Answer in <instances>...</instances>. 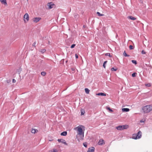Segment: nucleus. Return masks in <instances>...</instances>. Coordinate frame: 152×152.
<instances>
[{
    "label": "nucleus",
    "mask_w": 152,
    "mask_h": 152,
    "mask_svg": "<svg viewBox=\"0 0 152 152\" xmlns=\"http://www.w3.org/2000/svg\"><path fill=\"white\" fill-rule=\"evenodd\" d=\"M123 112H128L129 111V109L128 108H123L122 109Z\"/></svg>",
    "instance_id": "9b49d317"
},
{
    "label": "nucleus",
    "mask_w": 152,
    "mask_h": 152,
    "mask_svg": "<svg viewBox=\"0 0 152 152\" xmlns=\"http://www.w3.org/2000/svg\"><path fill=\"white\" fill-rule=\"evenodd\" d=\"M57 151V150L55 149H53V152H56Z\"/></svg>",
    "instance_id": "ea45409f"
},
{
    "label": "nucleus",
    "mask_w": 152,
    "mask_h": 152,
    "mask_svg": "<svg viewBox=\"0 0 152 152\" xmlns=\"http://www.w3.org/2000/svg\"><path fill=\"white\" fill-rule=\"evenodd\" d=\"M46 74V73L45 72H41V75L43 76H45Z\"/></svg>",
    "instance_id": "b1692460"
},
{
    "label": "nucleus",
    "mask_w": 152,
    "mask_h": 152,
    "mask_svg": "<svg viewBox=\"0 0 152 152\" xmlns=\"http://www.w3.org/2000/svg\"><path fill=\"white\" fill-rule=\"evenodd\" d=\"M68 62V60H66V63H67Z\"/></svg>",
    "instance_id": "a18cd8bd"
},
{
    "label": "nucleus",
    "mask_w": 152,
    "mask_h": 152,
    "mask_svg": "<svg viewBox=\"0 0 152 152\" xmlns=\"http://www.w3.org/2000/svg\"><path fill=\"white\" fill-rule=\"evenodd\" d=\"M123 55L125 57H129V55L126 54L125 51H124L123 53Z\"/></svg>",
    "instance_id": "412c9836"
},
{
    "label": "nucleus",
    "mask_w": 152,
    "mask_h": 152,
    "mask_svg": "<svg viewBox=\"0 0 152 152\" xmlns=\"http://www.w3.org/2000/svg\"><path fill=\"white\" fill-rule=\"evenodd\" d=\"M129 127V126L128 125H123V129H126Z\"/></svg>",
    "instance_id": "aec40b11"
},
{
    "label": "nucleus",
    "mask_w": 152,
    "mask_h": 152,
    "mask_svg": "<svg viewBox=\"0 0 152 152\" xmlns=\"http://www.w3.org/2000/svg\"><path fill=\"white\" fill-rule=\"evenodd\" d=\"M140 122H144L143 121V120H141V121H140Z\"/></svg>",
    "instance_id": "37998d69"
},
{
    "label": "nucleus",
    "mask_w": 152,
    "mask_h": 152,
    "mask_svg": "<svg viewBox=\"0 0 152 152\" xmlns=\"http://www.w3.org/2000/svg\"><path fill=\"white\" fill-rule=\"evenodd\" d=\"M24 20V22L26 23L28 22L29 20V16L27 13L25 14L23 16Z\"/></svg>",
    "instance_id": "7ed1b4c3"
},
{
    "label": "nucleus",
    "mask_w": 152,
    "mask_h": 152,
    "mask_svg": "<svg viewBox=\"0 0 152 152\" xmlns=\"http://www.w3.org/2000/svg\"><path fill=\"white\" fill-rule=\"evenodd\" d=\"M96 95L97 96H105L106 94L104 93H100L98 94H96Z\"/></svg>",
    "instance_id": "ddd939ff"
},
{
    "label": "nucleus",
    "mask_w": 152,
    "mask_h": 152,
    "mask_svg": "<svg viewBox=\"0 0 152 152\" xmlns=\"http://www.w3.org/2000/svg\"><path fill=\"white\" fill-rule=\"evenodd\" d=\"M128 18L130 19L131 20H134L136 19V18L133 17V16H129L127 17Z\"/></svg>",
    "instance_id": "f8f14e48"
},
{
    "label": "nucleus",
    "mask_w": 152,
    "mask_h": 152,
    "mask_svg": "<svg viewBox=\"0 0 152 152\" xmlns=\"http://www.w3.org/2000/svg\"><path fill=\"white\" fill-rule=\"evenodd\" d=\"M145 85L146 86L148 87H149L151 86V84L150 83L145 84Z\"/></svg>",
    "instance_id": "c756f323"
},
{
    "label": "nucleus",
    "mask_w": 152,
    "mask_h": 152,
    "mask_svg": "<svg viewBox=\"0 0 152 152\" xmlns=\"http://www.w3.org/2000/svg\"><path fill=\"white\" fill-rule=\"evenodd\" d=\"M96 14L99 16H103L104 15V14H100L99 12H97Z\"/></svg>",
    "instance_id": "4be33fe9"
},
{
    "label": "nucleus",
    "mask_w": 152,
    "mask_h": 152,
    "mask_svg": "<svg viewBox=\"0 0 152 152\" xmlns=\"http://www.w3.org/2000/svg\"><path fill=\"white\" fill-rule=\"evenodd\" d=\"M84 146L86 148H87V145L86 144V143H83V144Z\"/></svg>",
    "instance_id": "473e14b6"
},
{
    "label": "nucleus",
    "mask_w": 152,
    "mask_h": 152,
    "mask_svg": "<svg viewBox=\"0 0 152 152\" xmlns=\"http://www.w3.org/2000/svg\"><path fill=\"white\" fill-rule=\"evenodd\" d=\"M67 132L66 131H64L61 133V135L62 136H65L67 135Z\"/></svg>",
    "instance_id": "dca6fc26"
},
{
    "label": "nucleus",
    "mask_w": 152,
    "mask_h": 152,
    "mask_svg": "<svg viewBox=\"0 0 152 152\" xmlns=\"http://www.w3.org/2000/svg\"><path fill=\"white\" fill-rule=\"evenodd\" d=\"M38 131L37 129H32L31 130V132L32 133H35L38 132Z\"/></svg>",
    "instance_id": "2eb2a0df"
},
{
    "label": "nucleus",
    "mask_w": 152,
    "mask_h": 152,
    "mask_svg": "<svg viewBox=\"0 0 152 152\" xmlns=\"http://www.w3.org/2000/svg\"><path fill=\"white\" fill-rule=\"evenodd\" d=\"M54 5V4L52 2L48 3L47 4V6L48 7V8H47V9H50L52 8Z\"/></svg>",
    "instance_id": "20e7f679"
},
{
    "label": "nucleus",
    "mask_w": 152,
    "mask_h": 152,
    "mask_svg": "<svg viewBox=\"0 0 152 152\" xmlns=\"http://www.w3.org/2000/svg\"><path fill=\"white\" fill-rule=\"evenodd\" d=\"M104 141L103 140H100L98 142V144L99 145H102L103 144Z\"/></svg>",
    "instance_id": "4468645a"
},
{
    "label": "nucleus",
    "mask_w": 152,
    "mask_h": 152,
    "mask_svg": "<svg viewBox=\"0 0 152 152\" xmlns=\"http://www.w3.org/2000/svg\"><path fill=\"white\" fill-rule=\"evenodd\" d=\"M40 50V52L42 53H44L46 51V50L45 49H41Z\"/></svg>",
    "instance_id": "c85d7f7f"
},
{
    "label": "nucleus",
    "mask_w": 152,
    "mask_h": 152,
    "mask_svg": "<svg viewBox=\"0 0 152 152\" xmlns=\"http://www.w3.org/2000/svg\"><path fill=\"white\" fill-rule=\"evenodd\" d=\"M85 113V110H84L81 109V115H83Z\"/></svg>",
    "instance_id": "5701e85b"
},
{
    "label": "nucleus",
    "mask_w": 152,
    "mask_h": 152,
    "mask_svg": "<svg viewBox=\"0 0 152 152\" xmlns=\"http://www.w3.org/2000/svg\"><path fill=\"white\" fill-rule=\"evenodd\" d=\"M77 16H78V15L77 13H75L74 14V17L75 18H77Z\"/></svg>",
    "instance_id": "f704fd0d"
},
{
    "label": "nucleus",
    "mask_w": 152,
    "mask_h": 152,
    "mask_svg": "<svg viewBox=\"0 0 152 152\" xmlns=\"http://www.w3.org/2000/svg\"><path fill=\"white\" fill-rule=\"evenodd\" d=\"M116 128L118 130H123V125H120L116 127Z\"/></svg>",
    "instance_id": "9d476101"
},
{
    "label": "nucleus",
    "mask_w": 152,
    "mask_h": 152,
    "mask_svg": "<svg viewBox=\"0 0 152 152\" xmlns=\"http://www.w3.org/2000/svg\"><path fill=\"white\" fill-rule=\"evenodd\" d=\"M75 57H76V58H78V55L77 54H75Z\"/></svg>",
    "instance_id": "4c0bfd02"
},
{
    "label": "nucleus",
    "mask_w": 152,
    "mask_h": 152,
    "mask_svg": "<svg viewBox=\"0 0 152 152\" xmlns=\"http://www.w3.org/2000/svg\"><path fill=\"white\" fill-rule=\"evenodd\" d=\"M7 82L8 83L9 82V81H8V80H7Z\"/></svg>",
    "instance_id": "49530a36"
},
{
    "label": "nucleus",
    "mask_w": 152,
    "mask_h": 152,
    "mask_svg": "<svg viewBox=\"0 0 152 152\" xmlns=\"http://www.w3.org/2000/svg\"><path fill=\"white\" fill-rule=\"evenodd\" d=\"M132 138L134 139H138L136 134H134L132 135Z\"/></svg>",
    "instance_id": "f3484780"
},
{
    "label": "nucleus",
    "mask_w": 152,
    "mask_h": 152,
    "mask_svg": "<svg viewBox=\"0 0 152 152\" xmlns=\"http://www.w3.org/2000/svg\"><path fill=\"white\" fill-rule=\"evenodd\" d=\"M117 69V68L115 69L114 68H112L111 69V71H116Z\"/></svg>",
    "instance_id": "2f4dec72"
},
{
    "label": "nucleus",
    "mask_w": 152,
    "mask_h": 152,
    "mask_svg": "<svg viewBox=\"0 0 152 152\" xmlns=\"http://www.w3.org/2000/svg\"><path fill=\"white\" fill-rule=\"evenodd\" d=\"M142 110L145 113L149 112L152 110V105H147L143 107Z\"/></svg>",
    "instance_id": "f257e3e1"
},
{
    "label": "nucleus",
    "mask_w": 152,
    "mask_h": 152,
    "mask_svg": "<svg viewBox=\"0 0 152 152\" xmlns=\"http://www.w3.org/2000/svg\"><path fill=\"white\" fill-rule=\"evenodd\" d=\"M71 69L72 71H74L75 70V69L74 68H72Z\"/></svg>",
    "instance_id": "a19ab883"
},
{
    "label": "nucleus",
    "mask_w": 152,
    "mask_h": 152,
    "mask_svg": "<svg viewBox=\"0 0 152 152\" xmlns=\"http://www.w3.org/2000/svg\"><path fill=\"white\" fill-rule=\"evenodd\" d=\"M136 134L138 139H140L141 137L142 133L141 131H139L137 134Z\"/></svg>",
    "instance_id": "0eeeda50"
},
{
    "label": "nucleus",
    "mask_w": 152,
    "mask_h": 152,
    "mask_svg": "<svg viewBox=\"0 0 152 152\" xmlns=\"http://www.w3.org/2000/svg\"><path fill=\"white\" fill-rule=\"evenodd\" d=\"M106 109L107 110H108L110 112H112L113 111V110L112 109H110V108L109 107H108V106H107L106 107Z\"/></svg>",
    "instance_id": "a211bd4d"
},
{
    "label": "nucleus",
    "mask_w": 152,
    "mask_h": 152,
    "mask_svg": "<svg viewBox=\"0 0 152 152\" xmlns=\"http://www.w3.org/2000/svg\"><path fill=\"white\" fill-rule=\"evenodd\" d=\"M36 42H35L33 44V45H32L33 46H34V47H36L35 45H36Z\"/></svg>",
    "instance_id": "c9c22d12"
},
{
    "label": "nucleus",
    "mask_w": 152,
    "mask_h": 152,
    "mask_svg": "<svg viewBox=\"0 0 152 152\" xmlns=\"http://www.w3.org/2000/svg\"><path fill=\"white\" fill-rule=\"evenodd\" d=\"M0 1L2 4H3L5 6L7 5V4L6 0H0Z\"/></svg>",
    "instance_id": "1a4fd4ad"
},
{
    "label": "nucleus",
    "mask_w": 152,
    "mask_h": 152,
    "mask_svg": "<svg viewBox=\"0 0 152 152\" xmlns=\"http://www.w3.org/2000/svg\"><path fill=\"white\" fill-rule=\"evenodd\" d=\"M94 148L93 147H91L88 148L87 152H94Z\"/></svg>",
    "instance_id": "6e6552de"
},
{
    "label": "nucleus",
    "mask_w": 152,
    "mask_h": 152,
    "mask_svg": "<svg viewBox=\"0 0 152 152\" xmlns=\"http://www.w3.org/2000/svg\"><path fill=\"white\" fill-rule=\"evenodd\" d=\"M27 1L28 0H27Z\"/></svg>",
    "instance_id": "de8ad7c7"
},
{
    "label": "nucleus",
    "mask_w": 152,
    "mask_h": 152,
    "mask_svg": "<svg viewBox=\"0 0 152 152\" xmlns=\"http://www.w3.org/2000/svg\"><path fill=\"white\" fill-rule=\"evenodd\" d=\"M107 62V61H105L103 64V67L104 68H105V64H106V63Z\"/></svg>",
    "instance_id": "cd10ccee"
},
{
    "label": "nucleus",
    "mask_w": 152,
    "mask_h": 152,
    "mask_svg": "<svg viewBox=\"0 0 152 152\" xmlns=\"http://www.w3.org/2000/svg\"><path fill=\"white\" fill-rule=\"evenodd\" d=\"M78 131V134L79 135H83L82 137L81 138V139H83L84 137V132H83L82 129L80 127H77Z\"/></svg>",
    "instance_id": "f03ea898"
},
{
    "label": "nucleus",
    "mask_w": 152,
    "mask_h": 152,
    "mask_svg": "<svg viewBox=\"0 0 152 152\" xmlns=\"http://www.w3.org/2000/svg\"><path fill=\"white\" fill-rule=\"evenodd\" d=\"M64 59H62V60L61 61H63V62H64Z\"/></svg>",
    "instance_id": "79ce46f5"
},
{
    "label": "nucleus",
    "mask_w": 152,
    "mask_h": 152,
    "mask_svg": "<svg viewBox=\"0 0 152 152\" xmlns=\"http://www.w3.org/2000/svg\"><path fill=\"white\" fill-rule=\"evenodd\" d=\"M16 82V80L14 79H13L12 80V82L13 83H15Z\"/></svg>",
    "instance_id": "58836bf2"
},
{
    "label": "nucleus",
    "mask_w": 152,
    "mask_h": 152,
    "mask_svg": "<svg viewBox=\"0 0 152 152\" xmlns=\"http://www.w3.org/2000/svg\"><path fill=\"white\" fill-rule=\"evenodd\" d=\"M76 45L75 44H72L71 46V48H74L75 47V46Z\"/></svg>",
    "instance_id": "72a5a7b5"
},
{
    "label": "nucleus",
    "mask_w": 152,
    "mask_h": 152,
    "mask_svg": "<svg viewBox=\"0 0 152 152\" xmlns=\"http://www.w3.org/2000/svg\"><path fill=\"white\" fill-rule=\"evenodd\" d=\"M57 140L58 142H61L66 145H68V144L66 142V141L64 139H58Z\"/></svg>",
    "instance_id": "39448f33"
},
{
    "label": "nucleus",
    "mask_w": 152,
    "mask_h": 152,
    "mask_svg": "<svg viewBox=\"0 0 152 152\" xmlns=\"http://www.w3.org/2000/svg\"><path fill=\"white\" fill-rule=\"evenodd\" d=\"M129 48L130 50H132L134 48L133 47V46L132 45H130L129 46Z\"/></svg>",
    "instance_id": "7c9ffc66"
},
{
    "label": "nucleus",
    "mask_w": 152,
    "mask_h": 152,
    "mask_svg": "<svg viewBox=\"0 0 152 152\" xmlns=\"http://www.w3.org/2000/svg\"><path fill=\"white\" fill-rule=\"evenodd\" d=\"M132 62L133 63V64H135V65H136V64H137V61H135V60H132Z\"/></svg>",
    "instance_id": "bb28decb"
},
{
    "label": "nucleus",
    "mask_w": 152,
    "mask_h": 152,
    "mask_svg": "<svg viewBox=\"0 0 152 152\" xmlns=\"http://www.w3.org/2000/svg\"><path fill=\"white\" fill-rule=\"evenodd\" d=\"M105 55L106 56H109L110 57H112V56L110 55V53H106L105 54Z\"/></svg>",
    "instance_id": "a878e982"
},
{
    "label": "nucleus",
    "mask_w": 152,
    "mask_h": 152,
    "mask_svg": "<svg viewBox=\"0 0 152 152\" xmlns=\"http://www.w3.org/2000/svg\"><path fill=\"white\" fill-rule=\"evenodd\" d=\"M41 19V18L39 17L34 18H33V20L34 22L37 23Z\"/></svg>",
    "instance_id": "423d86ee"
},
{
    "label": "nucleus",
    "mask_w": 152,
    "mask_h": 152,
    "mask_svg": "<svg viewBox=\"0 0 152 152\" xmlns=\"http://www.w3.org/2000/svg\"><path fill=\"white\" fill-rule=\"evenodd\" d=\"M85 90L86 93L87 94H88L89 93L90 90L87 88H85Z\"/></svg>",
    "instance_id": "6ab92c4d"
},
{
    "label": "nucleus",
    "mask_w": 152,
    "mask_h": 152,
    "mask_svg": "<svg viewBox=\"0 0 152 152\" xmlns=\"http://www.w3.org/2000/svg\"><path fill=\"white\" fill-rule=\"evenodd\" d=\"M142 53L143 54H145L146 53V52L144 50H142Z\"/></svg>",
    "instance_id": "e433bc0d"
},
{
    "label": "nucleus",
    "mask_w": 152,
    "mask_h": 152,
    "mask_svg": "<svg viewBox=\"0 0 152 152\" xmlns=\"http://www.w3.org/2000/svg\"><path fill=\"white\" fill-rule=\"evenodd\" d=\"M83 27L84 28H85V25H83Z\"/></svg>",
    "instance_id": "c03bdc74"
},
{
    "label": "nucleus",
    "mask_w": 152,
    "mask_h": 152,
    "mask_svg": "<svg viewBox=\"0 0 152 152\" xmlns=\"http://www.w3.org/2000/svg\"><path fill=\"white\" fill-rule=\"evenodd\" d=\"M137 74L136 72H134L132 74V77H134L136 76Z\"/></svg>",
    "instance_id": "393cba45"
}]
</instances>
